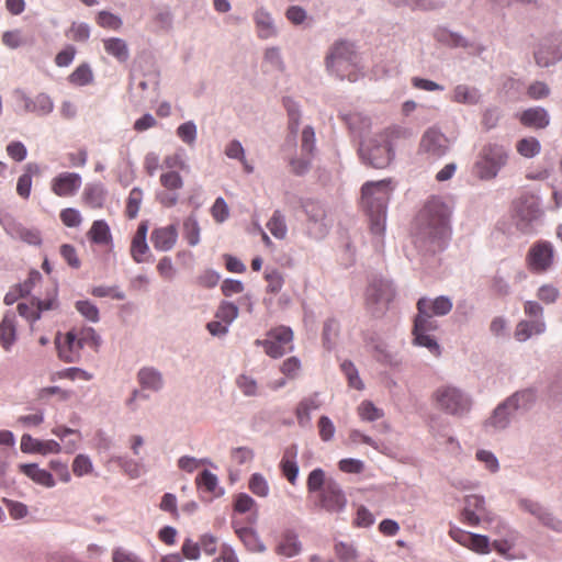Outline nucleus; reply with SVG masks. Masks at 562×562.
I'll use <instances>...</instances> for the list:
<instances>
[{"label":"nucleus","mask_w":562,"mask_h":562,"mask_svg":"<svg viewBox=\"0 0 562 562\" xmlns=\"http://www.w3.org/2000/svg\"><path fill=\"white\" fill-rule=\"evenodd\" d=\"M450 214L449 206L437 196L428 200L418 213L415 246L425 259L446 248Z\"/></svg>","instance_id":"f257e3e1"},{"label":"nucleus","mask_w":562,"mask_h":562,"mask_svg":"<svg viewBox=\"0 0 562 562\" xmlns=\"http://www.w3.org/2000/svg\"><path fill=\"white\" fill-rule=\"evenodd\" d=\"M324 65L329 76L341 81L356 82L363 77L361 55L355 43L348 40H337L328 47Z\"/></svg>","instance_id":"f03ea898"},{"label":"nucleus","mask_w":562,"mask_h":562,"mask_svg":"<svg viewBox=\"0 0 562 562\" xmlns=\"http://www.w3.org/2000/svg\"><path fill=\"white\" fill-rule=\"evenodd\" d=\"M537 401V390L533 387L515 392L499 403L491 416L485 420L487 431L496 432L509 427L517 413H525L532 408Z\"/></svg>","instance_id":"7ed1b4c3"},{"label":"nucleus","mask_w":562,"mask_h":562,"mask_svg":"<svg viewBox=\"0 0 562 562\" xmlns=\"http://www.w3.org/2000/svg\"><path fill=\"white\" fill-rule=\"evenodd\" d=\"M362 205L370 217L371 232L381 235L385 229L387 203L393 192L390 180L367 182L362 186Z\"/></svg>","instance_id":"20e7f679"},{"label":"nucleus","mask_w":562,"mask_h":562,"mask_svg":"<svg viewBox=\"0 0 562 562\" xmlns=\"http://www.w3.org/2000/svg\"><path fill=\"white\" fill-rule=\"evenodd\" d=\"M510 149L502 144H485L474 162L475 176L485 181L495 179L499 171L508 164Z\"/></svg>","instance_id":"39448f33"},{"label":"nucleus","mask_w":562,"mask_h":562,"mask_svg":"<svg viewBox=\"0 0 562 562\" xmlns=\"http://www.w3.org/2000/svg\"><path fill=\"white\" fill-rule=\"evenodd\" d=\"M435 406L447 415L462 418L467 416L473 405L470 394L454 385H441L432 393Z\"/></svg>","instance_id":"423d86ee"},{"label":"nucleus","mask_w":562,"mask_h":562,"mask_svg":"<svg viewBox=\"0 0 562 562\" xmlns=\"http://www.w3.org/2000/svg\"><path fill=\"white\" fill-rule=\"evenodd\" d=\"M56 345L59 358L65 362L74 363L79 360L80 350L85 346L98 351L102 345V338L94 328L86 327L78 335L74 330L68 331L64 344L57 339Z\"/></svg>","instance_id":"0eeeda50"},{"label":"nucleus","mask_w":562,"mask_h":562,"mask_svg":"<svg viewBox=\"0 0 562 562\" xmlns=\"http://www.w3.org/2000/svg\"><path fill=\"white\" fill-rule=\"evenodd\" d=\"M359 154L362 161L373 168L381 169L390 165L394 151L389 134L381 132L367 139H362L359 146Z\"/></svg>","instance_id":"6e6552de"},{"label":"nucleus","mask_w":562,"mask_h":562,"mask_svg":"<svg viewBox=\"0 0 562 562\" xmlns=\"http://www.w3.org/2000/svg\"><path fill=\"white\" fill-rule=\"evenodd\" d=\"M301 207L307 217V234L315 239H323L333 226L326 205L318 200L305 199L301 200Z\"/></svg>","instance_id":"1a4fd4ad"},{"label":"nucleus","mask_w":562,"mask_h":562,"mask_svg":"<svg viewBox=\"0 0 562 562\" xmlns=\"http://www.w3.org/2000/svg\"><path fill=\"white\" fill-rule=\"evenodd\" d=\"M366 303L374 317H381L387 311L395 296L392 281L384 278H373L367 289Z\"/></svg>","instance_id":"9d476101"},{"label":"nucleus","mask_w":562,"mask_h":562,"mask_svg":"<svg viewBox=\"0 0 562 562\" xmlns=\"http://www.w3.org/2000/svg\"><path fill=\"white\" fill-rule=\"evenodd\" d=\"M293 340V331L290 327L279 326L267 333L266 339H257L255 345L261 346L265 352L271 358L282 357L286 350L293 349L291 345Z\"/></svg>","instance_id":"9b49d317"},{"label":"nucleus","mask_w":562,"mask_h":562,"mask_svg":"<svg viewBox=\"0 0 562 562\" xmlns=\"http://www.w3.org/2000/svg\"><path fill=\"white\" fill-rule=\"evenodd\" d=\"M315 506L328 513H341L347 506V498L341 486L334 480H327L318 494Z\"/></svg>","instance_id":"f8f14e48"},{"label":"nucleus","mask_w":562,"mask_h":562,"mask_svg":"<svg viewBox=\"0 0 562 562\" xmlns=\"http://www.w3.org/2000/svg\"><path fill=\"white\" fill-rule=\"evenodd\" d=\"M450 142L439 130L430 127L422 136L419 150L428 158L439 159L448 154Z\"/></svg>","instance_id":"ddd939ff"},{"label":"nucleus","mask_w":562,"mask_h":562,"mask_svg":"<svg viewBox=\"0 0 562 562\" xmlns=\"http://www.w3.org/2000/svg\"><path fill=\"white\" fill-rule=\"evenodd\" d=\"M535 61L539 67L548 68L562 60V40L549 37L541 41L533 53Z\"/></svg>","instance_id":"4468645a"},{"label":"nucleus","mask_w":562,"mask_h":562,"mask_svg":"<svg viewBox=\"0 0 562 562\" xmlns=\"http://www.w3.org/2000/svg\"><path fill=\"white\" fill-rule=\"evenodd\" d=\"M518 505L520 509L536 517L539 520V522H541L544 527L557 532H562V520L557 518L548 508L542 506L540 503L529 498H520L518 501Z\"/></svg>","instance_id":"2eb2a0df"},{"label":"nucleus","mask_w":562,"mask_h":562,"mask_svg":"<svg viewBox=\"0 0 562 562\" xmlns=\"http://www.w3.org/2000/svg\"><path fill=\"white\" fill-rule=\"evenodd\" d=\"M553 260L552 246L547 241L535 244L528 252V263L532 271L544 272L547 271Z\"/></svg>","instance_id":"dca6fc26"},{"label":"nucleus","mask_w":562,"mask_h":562,"mask_svg":"<svg viewBox=\"0 0 562 562\" xmlns=\"http://www.w3.org/2000/svg\"><path fill=\"white\" fill-rule=\"evenodd\" d=\"M542 216V211L535 201H526L521 203L516 214V225L519 231L525 234L533 232L535 224Z\"/></svg>","instance_id":"f3484780"},{"label":"nucleus","mask_w":562,"mask_h":562,"mask_svg":"<svg viewBox=\"0 0 562 562\" xmlns=\"http://www.w3.org/2000/svg\"><path fill=\"white\" fill-rule=\"evenodd\" d=\"M81 187V177L75 172H63L52 181V191L58 196H71Z\"/></svg>","instance_id":"a211bd4d"},{"label":"nucleus","mask_w":562,"mask_h":562,"mask_svg":"<svg viewBox=\"0 0 562 562\" xmlns=\"http://www.w3.org/2000/svg\"><path fill=\"white\" fill-rule=\"evenodd\" d=\"M178 240V229L171 224L165 227L155 228L150 234V241L158 251L171 250Z\"/></svg>","instance_id":"6ab92c4d"},{"label":"nucleus","mask_w":562,"mask_h":562,"mask_svg":"<svg viewBox=\"0 0 562 562\" xmlns=\"http://www.w3.org/2000/svg\"><path fill=\"white\" fill-rule=\"evenodd\" d=\"M519 121L526 127L543 130L550 124V115L544 108L532 106L519 114Z\"/></svg>","instance_id":"aec40b11"},{"label":"nucleus","mask_w":562,"mask_h":562,"mask_svg":"<svg viewBox=\"0 0 562 562\" xmlns=\"http://www.w3.org/2000/svg\"><path fill=\"white\" fill-rule=\"evenodd\" d=\"M137 382L143 391L159 392L164 387L162 373L154 367H143L137 372Z\"/></svg>","instance_id":"412c9836"},{"label":"nucleus","mask_w":562,"mask_h":562,"mask_svg":"<svg viewBox=\"0 0 562 562\" xmlns=\"http://www.w3.org/2000/svg\"><path fill=\"white\" fill-rule=\"evenodd\" d=\"M301 551L302 542L299 539V535L292 529L285 530L276 547V552L285 558H293L299 555Z\"/></svg>","instance_id":"4be33fe9"},{"label":"nucleus","mask_w":562,"mask_h":562,"mask_svg":"<svg viewBox=\"0 0 562 562\" xmlns=\"http://www.w3.org/2000/svg\"><path fill=\"white\" fill-rule=\"evenodd\" d=\"M546 331V322L543 319H522L518 322L515 328V339L519 342L527 341L533 335H540Z\"/></svg>","instance_id":"5701e85b"},{"label":"nucleus","mask_w":562,"mask_h":562,"mask_svg":"<svg viewBox=\"0 0 562 562\" xmlns=\"http://www.w3.org/2000/svg\"><path fill=\"white\" fill-rule=\"evenodd\" d=\"M254 20L260 38L268 40L278 35V29L274 25V21L266 9H258L254 14Z\"/></svg>","instance_id":"b1692460"},{"label":"nucleus","mask_w":562,"mask_h":562,"mask_svg":"<svg viewBox=\"0 0 562 562\" xmlns=\"http://www.w3.org/2000/svg\"><path fill=\"white\" fill-rule=\"evenodd\" d=\"M425 297H420L417 301V315L414 319L413 331L416 333H429L437 329V323L432 319L435 315L426 310Z\"/></svg>","instance_id":"393cba45"},{"label":"nucleus","mask_w":562,"mask_h":562,"mask_svg":"<svg viewBox=\"0 0 562 562\" xmlns=\"http://www.w3.org/2000/svg\"><path fill=\"white\" fill-rule=\"evenodd\" d=\"M340 117L346 123L349 131L361 139L370 130L371 120L361 113H341Z\"/></svg>","instance_id":"a878e982"},{"label":"nucleus","mask_w":562,"mask_h":562,"mask_svg":"<svg viewBox=\"0 0 562 562\" xmlns=\"http://www.w3.org/2000/svg\"><path fill=\"white\" fill-rule=\"evenodd\" d=\"M482 100V93L476 87H470L468 85H458L453 89L452 101L467 104L476 105Z\"/></svg>","instance_id":"bb28decb"},{"label":"nucleus","mask_w":562,"mask_h":562,"mask_svg":"<svg viewBox=\"0 0 562 562\" xmlns=\"http://www.w3.org/2000/svg\"><path fill=\"white\" fill-rule=\"evenodd\" d=\"M372 350L374 351V358L382 364L390 367H397L401 363V359L398 353L392 351L387 344L382 341L381 339H372L371 340Z\"/></svg>","instance_id":"cd10ccee"},{"label":"nucleus","mask_w":562,"mask_h":562,"mask_svg":"<svg viewBox=\"0 0 562 562\" xmlns=\"http://www.w3.org/2000/svg\"><path fill=\"white\" fill-rule=\"evenodd\" d=\"M20 470L35 483L45 487L55 486L53 475L47 470L41 469L36 463L20 464Z\"/></svg>","instance_id":"c85d7f7f"},{"label":"nucleus","mask_w":562,"mask_h":562,"mask_svg":"<svg viewBox=\"0 0 562 562\" xmlns=\"http://www.w3.org/2000/svg\"><path fill=\"white\" fill-rule=\"evenodd\" d=\"M104 50L119 63H126L130 59V48L125 40L121 37H109L102 41Z\"/></svg>","instance_id":"c756f323"},{"label":"nucleus","mask_w":562,"mask_h":562,"mask_svg":"<svg viewBox=\"0 0 562 562\" xmlns=\"http://www.w3.org/2000/svg\"><path fill=\"white\" fill-rule=\"evenodd\" d=\"M236 533L248 551L254 553L266 552V544L261 541L259 535L252 528L243 527L237 529Z\"/></svg>","instance_id":"7c9ffc66"},{"label":"nucleus","mask_w":562,"mask_h":562,"mask_svg":"<svg viewBox=\"0 0 562 562\" xmlns=\"http://www.w3.org/2000/svg\"><path fill=\"white\" fill-rule=\"evenodd\" d=\"M16 338L15 315L7 313L0 323V342L5 350H9Z\"/></svg>","instance_id":"2f4dec72"},{"label":"nucleus","mask_w":562,"mask_h":562,"mask_svg":"<svg viewBox=\"0 0 562 562\" xmlns=\"http://www.w3.org/2000/svg\"><path fill=\"white\" fill-rule=\"evenodd\" d=\"M425 302L426 310L435 316H446L453 307L452 300L446 295L437 296L434 300L425 297Z\"/></svg>","instance_id":"473e14b6"},{"label":"nucleus","mask_w":562,"mask_h":562,"mask_svg":"<svg viewBox=\"0 0 562 562\" xmlns=\"http://www.w3.org/2000/svg\"><path fill=\"white\" fill-rule=\"evenodd\" d=\"M106 191L102 184H90L85 189L83 200L92 209L103 206Z\"/></svg>","instance_id":"72a5a7b5"},{"label":"nucleus","mask_w":562,"mask_h":562,"mask_svg":"<svg viewBox=\"0 0 562 562\" xmlns=\"http://www.w3.org/2000/svg\"><path fill=\"white\" fill-rule=\"evenodd\" d=\"M89 238L98 245H106L111 241L110 227L103 220L94 221L89 233Z\"/></svg>","instance_id":"f704fd0d"},{"label":"nucleus","mask_w":562,"mask_h":562,"mask_svg":"<svg viewBox=\"0 0 562 562\" xmlns=\"http://www.w3.org/2000/svg\"><path fill=\"white\" fill-rule=\"evenodd\" d=\"M201 227L195 214H190L183 221V236L191 247L200 243Z\"/></svg>","instance_id":"c9c22d12"},{"label":"nucleus","mask_w":562,"mask_h":562,"mask_svg":"<svg viewBox=\"0 0 562 562\" xmlns=\"http://www.w3.org/2000/svg\"><path fill=\"white\" fill-rule=\"evenodd\" d=\"M195 483L199 487H203L206 492L221 496L224 494V490L218 487L217 476L209 470H203L195 479Z\"/></svg>","instance_id":"e433bc0d"},{"label":"nucleus","mask_w":562,"mask_h":562,"mask_svg":"<svg viewBox=\"0 0 562 562\" xmlns=\"http://www.w3.org/2000/svg\"><path fill=\"white\" fill-rule=\"evenodd\" d=\"M339 335V323L335 318H328L323 326V345L327 350H331Z\"/></svg>","instance_id":"4c0bfd02"},{"label":"nucleus","mask_w":562,"mask_h":562,"mask_svg":"<svg viewBox=\"0 0 562 562\" xmlns=\"http://www.w3.org/2000/svg\"><path fill=\"white\" fill-rule=\"evenodd\" d=\"M516 150L525 158H533L540 153L541 144L536 137H524L517 142Z\"/></svg>","instance_id":"58836bf2"},{"label":"nucleus","mask_w":562,"mask_h":562,"mask_svg":"<svg viewBox=\"0 0 562 562\" xmlns=\"http://www.w3.org/2000/svg\"><path fill=\"white\" fill-rule=\"evenodd\" d=\"M93 72L88 64L79 65L68 77L70 83L75 86H87L93 81Z\"/></svg>","instance_id":"ea45409f"},{"label":"nucleus","mask_w":562,"mask_h":562,"mask_svg":"<svg viewBox=\"0 0 562 562\" xmlns=\"http://www.w3.org/2000/svg\"><path fill=\"white\" fill-rule=\"evenodd\" d=\"M267 227L276 238H285L288 233L285 217L279 210L273 212L271 218L267 223Z\"/></svg>","instance_id":"a19ab883"},{"label":"nucleus","mask_w":562,"mask_h":562,"mask_svg":"<svg viewBox=\"0 0 562 562\" xmlns=\"http://www.w3.org/2000/svg\"><path fill=\"white\" fill-rule=\"evenodd\" d=\"M238 314L239 308L235 303L222 301L220 306L217 307L215 317L221 319L223 323L229 325L238 317Z\"/></svg>","instance_id":"79ce46f5"},{"label":"nucleus","mask_w":562,"mask_h":562,"mask_svg":"<svg viewBox=\"0 0 562 562\" xmlns=\"http://www.w3.org/2000/svg\"><path fill=\"white\" fill-rule=\"evenodd\" d=\"M335 553L340 562H357L358 551L352 543L339 541L334 547Z\"/></svg>","instance_id":"37998d69"},{"label":"nucleus","mask_w":562,"mask_h":562,"mask_svg":"<svg viewBox=\"0 0 562 562\" xmlns=\"http://www.w3.org/2000/svg\"><path fill=\"white\" fill-rule=\"evenodd\" d=\"M75 307L89 322L98 323L100 321L99 308L92 302L88 300L77 301Z\"/></svg>","instance_id":"c03bdc74"},{"label":"nucleus","mask_w":562,"mask_h":562,"mask_svg":"<svg viewBox=\"0 0 562 562\" xmlns=\"http://www.w3.org/2000/svg\"><path fill=\"white\" fill-rule=\"evenodd\" d=\"M97 23L104 29L117 31L122 27L123 21L122 19L109 11H100L97 15Z\"/></svg>","instance_id":"a18cd8bd"},{"label":"nucleus","mask_w":562,"mask_h":562,"mask_svg":"<svg viewBox=\"0 0 562 562\" xmlns=\"http://www.w3.org/2000/svg\"><path fill=\"white\" fill-rule=\"evenodd\" d=\"M413 335L415 345L427 348L435 356L440 355V346L429 333L413 331Z\"/></svg>","instance_id":"49530a36"},{"label":"nucleus","mask_w":562,"mask_h":562,"mask_svg":"<svg viewBox=\"0 0 562 562\" xmlns=\"http://www.w3.org/2000/svg\"><path fill=\"white\" fill-rule=\"evenodd\" d=\"M265 279L267 281V291L269 293H279L283 286L284 279L282 273L277 269L267 268L265 271Z\"/></svg>","instance_id":"de8ad7c7"},{"label":"nucleus","mask_w":562,"mask_h":562,"mask_svg":"<svg viewBox=\"0 0 562 562\" xmlns=\"http://www.w3.org/2000/svg\"><path fill=\"white\" fill-rule=\"evenodd\" d=\"M149 252L147 239L133 238L131 244V256L137 263L148 261L149 258H145L144 255Z\"/></svg>","instance_id":"09e8293b"},{"label":"nucleus","mask_w":562,"mask_h":562,"mask_svg":"<svg viewBox=\"0 0 562 562\" xmlns=\"http://www.w3.org/2000/svg\"><path fill=\"white\" fill-rule=\"evenodd\" d=\"M340 368L344 374L347 376L348 383L351 387L356 390H362L364 387L361 379L359 378L358 370L351 361H344Z\"/></svg>","instance_id":"8fccbe9b"},{"label":"nucleus","mask_w":562,"mask_h":562,"mask_svg":"<svg viewBox=\"0 0 562 562\" xmlns=\"http://www.w3.org/2000/svg\"><path fill=\"white\" fill-rule=\"evenodd\" d=\"M236 384L245 396H257L259 394L257 381L250 375L240 374L236 379Z\"/></svg>","instance_id":"3c124183"},{"label":"nucleus","mask_w":562,"mask_h":562,"mask_svg":"<svg viewBox=\"0 0 562 562\" xmlns=\"http://www.w3.org/2000/svg\"><path fill=\"white\" fill-rule=\"evenodd\" d=\"M143 199V191L139 188H133L130 192L126 205V214L130 218L137 216Z\"/></svg>","instance_id":"603ef678"},{"label":"nucleus","mask_w":562,"mask_h":562,"mask_svg":"<svg viewBox=\"0 0 562 562\" xmlns=\"http://www.w3.org/2000/svg\"><path fill=\"white\" fill-rule=\"evenodd\" d=\"M358 413L367 422H374L383 416V412L370 401L362 402L358 407Z\"/></svg>","instance_id":"864d4df0"},{"label":"nucleus","mask_w":562,"mask_h":562,"mask_svg":"<svg viewBox=\"0 0 562 562\" xmlns=\"http://www.w3.org/2000/svg\"><path fill=\"white\" fill-rule=\"evenodd\" d=\"M249 490L257 496L266 497L269 494L267 480L260 473H254L249 480Z\"/></svg>","instance_id":"5fc2aeb1"},{"label":"nucleus","mask_w":562,"mask_h":562,"mask_svg":"<svg viewBox=\"0 0 562 562\" xmlns=\"http://www.w3.org/2000/svg\"><path fill=\"white\" fill-rule=\"evenodd\" d=\"M467 548L480 554L490 552V539L486 536L471 532Z\"/></svg>","instance_id":"6e6d98bb"},{"label":"nucleus","mask_w":562,"mask_h":562,"mask_svg":"<svg viewBox=\"0 0 562 562\" xmlns=\"http://www.w3.org/2000/svg\"><path fill=\"white\" fill-rule=\"evenodd\" d=\"M326 480H325V472L317 468V469H314L310 474H308V477H307V491L310 493H314V492H319L323 490V487L326 485Z\"/></svg>","instance_id":"4d7b16f0"},{"label":"nucleus","mask_w":562,"mask_h":562,"mask_svg":"<svg viewBox=\"0 0 562 562\" xmlns=\"http://www.w3.org/2000/svg\"><path fill=\"white\" fill-rule=\"evenodd\" d=\"M283 104L288 111L290 130L292 133L296 134L300 122L299 106L290 98H283Z\"/></svg>","instance_id":"13d9d810"},{"label":"nucleus","mask_w":562,"mask_h":562,"mask_svg":"<svg viewBox=\"0 0 562 562\" xmlns=\"http://www.w3.org/2000/svg\"><path fill=\"white\" fill-rule=\"evenodd\" d=\"M178 137L186 144L192 145L196 139V125L193 121H188L177 128Z\"/></svg>","instance_id":"bf43d9fd"},{"label":"nucleus","mask_w":562,"mask_h":562,"mask_svg":"<svg viewBox=\"0 0 562 562\" xmlns=\"http://www.w3.org/2000/svg\"><path fill=\"white\" fill-rule=\"evenodd\" d=\"M160 183L168 191H176L183 187L182 177L177 171H168L160 176Z\"/></svg>","instance_id":"052dcab7"},{"label":"nucleus","mask_w":562,"mask_h":562,"mask_svg":"<svg viewBox=\"0 0 562 562\" xmlns=\"http://www.w3.org/2000/svg\"><path fill=\"white\" fill-rule=\"evenodd\" d=\"M35 113L40 116L49 114L54 110V102L46 93H38L34 99Z\"/></svg>","instance_id":"680f3d73"},{"label":"nucleus","mask_w":562,"mask_h":562,"mask_svg":"<svg viewBox=\"0 0 562 562\" xmlns=\"http://www.w3.org/2000/svg\"><path fill=\"white\" fill-rule=\"evenodd\" d=\"M91 294L95 297H105V296H112L115 300H124L125 293L120 290L117 285L113 286H105V285H99L94 286L91 290Z\"/></svg>","instance_id":"e2e57ef3"},{"label":"nucleus","mask_w":562,"mask_h":562,"mask_svg":"<svg viewBox=\"0 0 562 562\" xmlns=\"http://www.w3.org/2000/svg\"><path fill=\"white\" fill-rule=\"evenodd\" d=\"M211 214L215 222L224 223L229 216V209L226 201L218 196L211 207Z\"/></svg>","instance_id":"0e129e2a"},{"label":"nucleus","mask_w":562,"mask_h":562,"mask_svg":"<svg viewBox=\"0 0 562 562\" xmlns=\"http://www.w3.org/2000/svg\"><path fill=\"white\" fill-rule=\"evenodd\" d=\"M560 296V291L558 288L551 285V284H543L538 289L537 297L546 303V304H553L557 302V300Z\"/></svg>","instance_id":"69168bd1"},{"label":"nucleus","mask_w":562,"mask_h":562,"mask_svg":"<svg viewBox=\"0 0 562 562\" xmlns=\"http://www.w3.org/2000/svg\"><path fill=\"white\" fill-rule=\"evenodd\" d=\"M117 464L131 479H137L142 475L140 464L128 458H119Z\"/></svg>","instance_id":"338daca9"},{"label":"nucleus","mask_w":562,"mask_h":562,"mask_svg":"<svg viewBox=\"0 0 562 562\" xmlns=\"http://www.w3.org/2000/svg\"><path fill=\"white\" fill-rule=\"evenodd\" d=\"M92 462L86 454H78L72 463V471L77 476L89 474L92 471Z\"/></svg>","instance_id":"774afa93"}]
</instances>
